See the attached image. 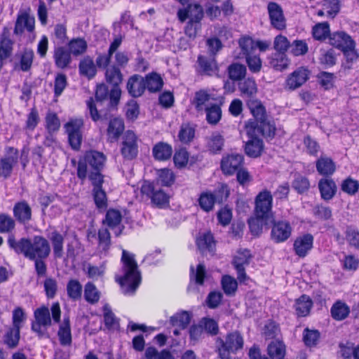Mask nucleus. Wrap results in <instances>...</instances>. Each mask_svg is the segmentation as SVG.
I'll return each mask as SVG.
<instances>
[{"mask_svg":"<svg viewBox=\"0 0 359 359\" xmlns=\"http://www.w3.org/2000/svg\"><path fill=\"white\" fill-rule=\"evenodd\" d=\"M296 314L299 317L307 316L313 306V301L308 295L303 294L296 299L294 304Z\"/></svg>","mask_w":359,"mask_h":359,"instance_id":"c9c22d12","label":"nucleus"},{"mask_svg":"<svg viewBox=\"0 0 359 359\" xmlns=\"http://www.w3.org/2000/svg\"><path fill=\"white\" fill-rule=\"evenodd\" d=\"M20 329L10 327L4 337V341L9 348H15L20 340Z\"/></svg>","mask_w":359,"mask_h":359,"instance_id":"8fccbe9b","label":"nucleus"},{"mask_svg":"<svg viewBox=\"0 0 359 359\" xmlns=\"http://www.w3.org/2000/svg\"><path fill=\"white\" fill-rule=\"evenodd\" d=\"M273 220L274 219L269 218H261L257 216L250 218L248 220V224L251 233L255 236L259 235L262 231L263 226L273 222Z\"/></svg>","mask_w":359,"mask_h":359,"instance_id":"a18cd8bd","label":"nucleus"},{"mask_svg":"<svg viewBox=\"0 0 359 359\" xmlns=\"http://www.w3.org/2000/svg\"><path fill=\"white\" fill-rule=\"evenodd\" d=\"M313 236L311 233H306L297 237L293 244L295 254L299 257H304L313 248Z\"/></svg>","mask_w":359,"mask_h":359,"instance_id":"a211bd4d","label":"nucleus"},{"mask_svg":"<svg viewBox=\"0 0 359 359\" xmlns=\"http://www.w3.org/2000/svg\"><path fill=\"white\" fill-rule=\"evenodd\" d=\"M34 318L36 321L42 324L43 327L51 325V318L50 311L48 307L42 306L34 311Z\"/></svg>","mask_w":359,"mask_h":359,"instance_id":"0e129e2a","label":"nucleus"},{"mask_svg":"<svg viewBox=\"0 0 359 359\" xmlns=\"http://www.w3.org/2000/svg\"><path fill=\"white\" fill-rule=\"evenodd\" d=\"M195 137V128L189 123L181 125L178 139L182 144H189Z\"/></svg>","mask_w":359,"mask_h":359,"instance_id":"37998d69","label":"nucleus"},{"mask_svg":"<svg viewBox=\"0 0 359 359\" xmlns=\"http://www.w3.org/2000/svg\"><path fill=\"white\" fill-rule=\"evenodd\" d=\"M198 65V72L201 75L212 76L217 75L219 72V67L214 57H208L199 55L197 58Z\"/></svg>","mask_w":359,"mask_h":359,"instance_id":"aec40b11","label":"nucleus"},{"mask_svg":"<svg viewBox=\"0 0 359 359\" xmlns=\"http://www.w3.org/2000/svg\"><path fill=\"white\" fill-rule=\"evenodd\" d=\"M45 126L49 134L57 132L60 128V121L55 112L48 111L45 118Z\"/></svg>","mask_w":359,"mask_h":359,"instance_id":"864d4df0","label":"nucleus"},{"mask_svg":"<svg viewBox=\"0 0 359 359\" xmlns=\"http://www.w3.org/2000/svg\"><path fill=\"white\" fill-rule=\"evenodd\" d=\"M124 130V121L121 118H111L107 130V141L111 143L118 141Z\"/></svg>","mask_w":359,"mask_h":359,"instance_id":"4be33fe9","label":"nucleus"},{"mask_svg":"<svg viewBox=\"0 0 359 359\" xmlns=\"http://www.w3.org/2000/svg\"><path fill=\"white\" fill-rule=\"evenodd\" d=\"M273 197L271 192L264 190L255 198V215L261 218L273 219L271 212Z\"/></svg>","mask_w":359,"mask_h":359,"instance_id":"6e6552de","label":"nucleus"},{"mask_svg":"<svg viewBox=\"0 0 359 359\" xmlns=\"http://www.w3.org/2000/svg\"><path fill=\"white\" fill-rule=\"evenodd\" d=\"M316 166L318 172L325 177H329L332 175L336 170L334 161L330 158L326 156L319 158L316 161Z\"/></svg>","mask_w":359,"mask_h":359,"instance_id":"c756f323","label":"nucleus"},{"mask_svg":"<svg viewBox=\"0 0 359 359\" xmlns=\"http://www.w3.org/2000/svg\"><path fill=\"white\" fill-rule=\"evenodd\" d=\"M341 189L350 196H354L359 190V182L348 177L342 181Z\"/></svg>","mask_w":359,"mask_h":359,"instance_id":"680f3d73","label":"nucleus"},{"mask_svg":"<svg viewBox=\"0 0 359 359\" xmlns=\"http://www.w3.org/2000/svg\"><path fill=\"white\" fill-rule=\"evenodd\" d=\"M84 298L91 304L97 303L100 299V292L91 282H88L84 286Z\"/></svg>","mask_w":359,"mask_h":359,"instance_id":"de8ad7c7","label":"nucleus"},{"mask_svg":"<svg viewBox=\"0 0 359 359\" xmlns=\"http://www.w3.org/2000/svg\"><path fill=\"white\" fill-rule=\"evenodd\" d=\"M259 135H262V133L257 132L254 135H247L250 138L245 145V152L247 156L252 158L261 156L264 150V143L262 140L258 137Z\"/></svg>","mask_w":359,"mask_h":359,"instance_id":"dca6fc26","label":"nucleus"},{"mask_svg":"<svg viewBox=\"0 0 359 359\" xmlns=\"http://www.w3.org/2000/svg\"><path fill=\"white\" fill-rule=\"evenodd\" d=\"M79 68L80 74L89 79L94 77L96 74L94 62L90 57H86L81 60Z\"/></svg>","mask_w":359,"mask_h":359,"instance_id":"49530a36","label":"nucleus"},{"mask_svg":"<svg viewBox=\"0 0 359 359\" xmlns=\"http://www.w3.org/2000/svg\"><path fill=\"white\" fill-rule=\"evenodd\" d=\"M224 139L218 133H212L207 139V147L212 154L219 153L224 147Z\"/></svg>","mask_w":359,"mask_h":359,"instance_id":"a19ab883","label":"nucleus"},{"mask_svg":"<svg viewBox=\"0 0 359 359\" xmlns=\"http://www.w3.org/2000/svg\"><path fill=\"white\" fill-rule=\"evenodd\" d=\"M53 58L55 66L62 69L67 68L72 62L70 52L62 46L55 48Z\"/></svg>","mask_w":359,"mask_h":359,"instance_id":"7c9ffc66","label":"nucleus"},{"mask_svg":"<svg viewBox=\"0 0 359 359\" xmlns=\"http://www.w3.org/2000/svg\"><path fill=\"white\" fill-rule=\"evenodd\" d=\"M57 335L62 346H70L72 344V332L69 316H64Z\"/></svg>","mask_w":359,"mask_h":359,"instance_id":"473e14b6","label":"nucleus"},{"mask_svg":"<svg viewBox=\"0 0 359 359\" xmlns=\"http://www.w3.org/2000/svg\"><path fill=\"white\" fill-rule=\"evenodd\" d=\"M48 238L52 245L54 257L56 259L62 258L64 252V236L55 230L50 233Z\"/></svg>","mask_w":359,"mask_h":359,"instance_id":"2f4dec72","label":"nucleus"},{"mask_svg":"<svg viewBox=\"0 0 359 359\" xmlns=\"http://www.w3.org/2000/svg\"><path fill=\"white\" fill-rule=\"evenodd\" d=\"M105 270L106 266L104 263H102L100 266L88 264L86 266V274L89 278L97 280L99 278L104 276Z\"/></svg>","mask_w":359,"mask_h":359,"instance_id":"338daca9","label":"nucleus"},{"mask_svg":"<svg viewBox=\"0 0 359 359\" xmlns=\"http://www.w3.org/2000/svg\"><path fill=\"white\" fill-rule=\"evenodd\" d=\"M190 280L194 281L196 284L202 285L204 283V280L206 276L205 266L203 264H198L196 271L193 266L190 268Z\"/></svg>","mask_w":359,"mask_h":359,"instance_id":"4d7b16f0","label":"nucleus"},{"mask_svg":"<svg viewBox=\"0 0 359 359\" xmlns=\"http://www.w3.org/2000/svg\"><path fill=\"white\" fill-rule=\"evenodd\" d=\"M69 48L70 53L74 55H80L86 52L87 49V43L83 39H74L69 43Z\"/></svg>","mask_w":359,"mask_h":359,"instance_id":"e2e57ef3","label":"nucleus"},{"mask_svg":"<svg viewBox=\"0 0 359 359\" xmlns=\"http://www.w3.org/2000/svg\"><path fill=\"white\" fill-rule=\"evenodd\" d=\"M246 105L254 117L245 126L247 135H254L255 133L262 132L264 137H272L275 135L276 127L266 114V108L262 102L255 98L246 100Z\"/></svg>","mask_w":359,"mask_h":359,"instance_id":"f257e3e1","label":"nucleus"},{"mask_svg":"<svg viewBox=\"0 0 359 359\" xmlns=\"http://www.w3.org/2000/svg\"><path fill=\"white\" fill-rule=\"evenodd\" d=\"M252 255L247 249L238 251L233 258V264L237 272V279L240 283L245 282L248 278L245 267L249 265Z\"/></svg>","mask_w":359,"mask_h":359,"instance_id":"9b49d317","label":"nucleus"},{"mask_svg":"<svg viewBox=\"0 0 359 359\" xmlns=\"http://www.w3.org/2000/svg\"><path fill=\"white\" fill-rule=\"evenodd\" d=\"M312 34L316 40H325L330 34L329 23L326 22L318 23L313 27Z\"/></svg>","mask_w":359,"mask_h":359,"instance_id":"bf43d9fd","label":"nucleus"},{"mask_svg":"<svg viewBox=\"0 0 359 359\" xmlns=\"http://www.w3.org/2000/svg\"><path fill=\"white\" fill-rule=\"evenodd\" d=\"M191 316V313L187 311H182L171 316L170 323L172 326H177L184 330L189 325Z\"/></svg>","mask_w":359,"mask_h":359,"instance_id":"58836bf2","label":"nucleus"},{"mask_svg":"<svg viewBox=\"0 0 359 359\" xmlns=\"http://www.w3.org/2000/svg\"><path fill=\"white\" fill-rule=\"evenodd\" d=\"M212 99L211 95L205 90H200L195 93L193 103L198 111L204 109L206 102Z\"/></svg>","mask_w":359,"mask_h":359,"instance_id":"69168bd1","label":"nucleus"},{"mask_svg":"<svg viewBox=\"0 0 359 359\" xmlns=\"http://www.w3.org/2000/svg\"><path fill=\"white\" fill-rule=\"evenodd\" d=\"M145 82V88L150 93L159 92L163 86V81L161 75L152 72L147 74L144 78Z\"/></svg>","mask_w":359,"mask_h":359,"instance_id":"e433bc0d","label":"nucleus"},{"mask_svg":"<svg viewBox=\"0 0 359 359\" xmlns=\"http://www.w3.org/2000/svg\"><path fill=\"white\" fill-rule=\"evenodd\" d=\"M145 89V82L142 76L135 74L128 79L127 90L132 97H140L144 93Z\"/></svg>","mask_w":359,"mask_h":359,"instance_id":"393cba45","label":"nucleus"},{"mask_svg":"<svg viewBox=\"0 0 359 359\" xmlns=\"http://www.w3.org/2000/svg\"><path fill=\"white\" fill-rule=\"evenodd\" d=\"M13 42L9 37V30L4 27L0 35V59L6 60L13 52Z\"/></svg>","mask_w":359,"mask_h":359,"instance_id":"cd10ccee","label":"nucleus"},{"mask_svg":"<svg viewBox=\"0 0 359 359\" xmlns=\"http://www.w3.org/2000/svg\"><path fill=\"white\" fill-rule=\"evenodd\" d=\"M330 43L339 49H344L348 46H351L354 41L351 36L344 32H337L330 35Z\"/></svg>","mask_w":359,"mask_h":359,"instance_id":"f704fd0d","label":"nucleus"},{"mask_svg":"<svg viewBox=\"0 0 359 359\" xmlns=\"http://www.w3.org/2000/svg\"><path fill=\"white\" fill-rule=\"evenodd\" d=\"M105 78L107 82L113 86L110 90L109 104L111 107H116L119 102L121 95L119 85L123 81V74L118 67L111 65L106 69Z\"/></svg>","mask_w":359,"mask_h":359,"instance_id":"39448f33","label":"nucleus"},{"mask_svg":"<svg viewBox=\"0 0 359 359\" xmlns=\"http://www.w3.org/2000/svg\"><path fill=\"white\" fill-rule=\"evenodd\" d=\"M241 96L246 101L249 99H255L257 93V86L253 78L245 79L238 83Z\"/></svg>","mask_w":359,"mask_h":359,"instance_id":"a878e982","label":"nucleus"},{"mask_svg":"<svg viewBox=\"0 0 359 359\" xmlns=\"http://www.w3.org/2000/svg\"><path fill=\"white\" fill-rule=\"evenodd\" d=\"M196 245L203 254L213 255L215 251V241L210 232H207L197 238Z\"/></svg>","mask_w":359,"mask_h":359,"instance_id":"bb28decb","label":"nucleus"},{"mask_svg":"<svg viewBox=\"0 0 359 359\" xmlns=\"http://www.w3.org/2000/svg\"><path fill=\"white\" fill-rule=\"evenodd\" d=\"M350 307L341 300L336 301L330 309L332 318L337 321L345 320L350 314Z\"/></svg>","mask_w":359,"mask_h":359,"instance_id":"72a5a7b5","label":"nucleus"},{"mask_svg":"<svg viewBox=\"0 0 359 359\" xmlns=\"http://www.w3.org/2000/svg\"><path fill=\"white\" fill-rule=\"evenodd\" d=\"M207 121L212 125L217 124L222 118V109L217 104L205 107Z\"/></svg>","mask_w":359,"mask_h":359,"instance_id":"13d9d810","label":"nucleus"},{"mask_svg":"<svg viewBox=\"0 0 359 359\" xmlns=\"http://www.w3.org/2000/svg\"><path fill=\"white\" fill-rule=\"evenodd\" d=\"M267 11L271 26L278 30L285 29L286 20L281 6L276 2H269Z\"/></svg>","mask_w":359,"mask_h":359,"instance_id":"ddd939ff","label":"nucleus"},{"mask_svg":"<svg viewBox=\"0 0 359 359\" xmlns=\"http://www.w3.org/2000/svg\"><path fill=\"white\" fill-rule=\"evenodd\" d=\"M198 201L200 208L206 212L212 210L215 203H217L215 197L210 191L202 192Z\"/></svg>","mask_w":359,"mask_h":359,"instance_id":"c03bdc74","label":"nucleus"},{"mask_svg":"<svg viewBox=\"0 0 359 359\" xmlns=\"http://www.w3.org/2000/svg\"><path fill=\"white\" fill-rule=\"evenodd\" d=\"M219 342L217 349L221 359H236L231 355L241 350L244 344L242 335L237 331L229 333L225 339H219Z\"/></svg>","mask_w":359,"mask_h":359,"instance_id":"7ed1b4c3","label":"nucleus"},{"mask_svg":"<svg viewBox=\"0 0 359 359\" xmlns=\"http://www.w3.org/2000/svg\"><path fill=\"white\" fill-rule=\"evenodd\" d=\"M318 187L322 199L327 201L332 199L337 191V184L330 177L320 179L318 182Z\"/></svg>","mask_w":359,"mask_h":359,"instance_id":"5701e85b","label":"nucleus"},{"mask_svg":"<svg viewBox=\"0 0 359 359\" xmlns=\"http://www.w3.org/2000/svg\"><path fill=\"white\" fill-rule=\"evenodd\" d=\"M121 219L122 215L119 210L109 209L106 213L103 223L107 224L111 229H114L120 224Z\"/></svg>","mask_w":359,"mask_h":359,"instance_id":"6e6d98bb","label":"nucleus"},{"mask_svg":"<svg viewBox=\"0 0 359 359\" xmlns=\"http://www.w3.org/2000/svg\"><path fill=\"white\" fill-rule=\"evenodd\" d=\"M123 276L117 278L125 294H133L141 282L140 272L135 259V255L126 250H122Z\"/></svg>","mask_w":359,"mask_h":359,"instance_id":"f03ea898","label":"nucleus"},{"mask_svg":"<svg viewBox=\"0 0 359 359\" xmlns=\"http://www.w3.org/2000/svg\"><path fill=\"white\" fill-rule=\"evenodd\" d=\"M320 338V333L317 330L306 327L302 334V340L306 346L313 348L317 346Z\"/></svg>","mask_w":359,"mask_h":359,"instance_id":"79ce46f5","label":"nucleus"},{"mask_svg":"<svg viewBox=\"0 0 359 359\" xmlns=\"http://www.w3.org/2000/svg\"><path fill=\"white\" fill-rule=\"evenodd\" d=\"M18 151L14 147H7L6 155L0 160V176L5 178L11 174L13 165L18 162Z\"/></svg>","mask_w":359,"mask_h":359,"instance_id":"f8f14e48","label":"nucleus"},{"mask_svg":"<svg viewBox=\"0 0 359 359\" xmlns=\"http://www.w3.org/2000/svg\"><path fill=\"white\" fill-rule=\"evenodd\" d=\"M246 67L237 62L230 65L228 67L229 78L234 81H241L246 74Z\"/></svg>","mask_w":359,"mask_h":359,"instance_id":"09e8293b","label":"nucleus"},{"mask_svg":"<svg viewBox=\"0 0 359 359\" xmlns=\"http://www.w3.org/2000/svg\"><path fill=\"white\" fill-rule=\"evenodd\" d=\"M106 161V157L103 153L97 151L86 152L83 161H79L77 167V177L84 180L88 174V167L90 166L95 170H101Z\"/></svg>","mask_w":359,"mask_h":359,"instance_id":"20e7f679","label":"nucleus"},{"mask_svg":"<svg viewBox=\"0 0 359 359\" xmlns=\"http://www.w3.org/2000/svg\"><path fill=\"white\" fill-rule=\"evenodd\" d=\"M83 286L77 279H70L67 284V294L72 301H78L82 297Z\"/></svg>","mask_w":359,"mask_h":359,"instance_id":"ea45409f","label":"nucleus"},{"mask_svg":"<svg viewBox=\"0 0 359 359\" xmlns=\"http://www.w3.org/2000/svg\"><path fill=\"white\" fill-rule=\"evenodd\" d=\"M34 53L30 48H25L20 55V69L22 72H28L32 66Z\"/></svg>","mask_w":359,"mask_h":359,"instance_id":"3c124183","label":"nucleus"},{"mask_svg":"<svg viewBox=\"0 0 359 359\" xmlns=\"http://www.w3.org/2000/svg\"><path fill=\"white\" fill-rule=\"evenodd\" d=\"M50 253L48 241L42 236H34L30 239L29 259L47 258Z\"/></svg>","mask_w":359,"mask_h":359,"instance_id":"1a4fd4ad","label":"nucleus"},{"mask_svg":"<svg viewBox=\"0 0 359 359\" xmlns=\"http://www.w3.org/2000/svg\"><path fill=\"white\" fill-rule=\"evenodd\" d=\"M121 152L124 158L132 160L138 154L137 137L132 130H127L123 137Z\"/></svg>","mask_w":359,"mask_h":359,"instance_id":"9d476101","label":"nucleus"},{"mask_svg":"<svg viewBox=\"0 0 359 359\" xmlns=\"http://www.w3.org/2000/svg\"><path fill=\"white\" fill-rule=\"evenodd\" d=\"M13 216L22 224H25L32 219V208L25 201L16 203L13 206Z\"/></svg>","mask_w":359,"mask_h":359,"instance_id":"b1692460","label":"nucleus"},{"mask_svg":"<svg viewBox=\"0 0 359 359\" xmlns=\"http://www.w3.org/2000/svg\"><path fill=\"white\" fill-rule=\"evenodd\" d=\"M15 219L8 214L1 213L0 214V233H9L15 229Z\"/></svg>","mask_w":359,"mask_h":359,"instance_id":"5fc2aeb1","label":"nucleus"},{"mask_svg":"<svg viewBox=\"0 0 359 359\" xmlns=\"http://www.w3.org/2000/svg\"><path fill=\"white\" fill-rule=\"evenodd\" d=\"M244 158L242 154H231L221 161V169L225 175H231L242 168Z\"/></svg>","mask_w":359,"mask_h":359,"instance_id":"2eb2a0df","label":"nucleus"},{"mask_svg":"<svg viewBox=\"0 0 359 359\" xmlns=\"http://www.w3.org/2000/svg\"><path fill=\"white\" fill-rule=\"evenodd\" d=\"M222 287L224 293L228 296H233L235 294L237 288L238 283L236 280L230 276H224L222 279Z\"/></svg>","mask_w":359,"mask_h":359,"instance_id":"052dcab7","label":"nucleus"},{"mask_svg":"<svg viewBox=\"0 0 359 359\" xmlns=\"http://www.w3.org/2000/svg\"><path fill=\"white\" fill-rule=\"evenodd\" d=\"M83 126L82 118H72L64 125L65 132L68 135V142L72 149L78 151L82 143L81 129Z\"/></svg>","mask_w":359,"mask_h":359,"instance_id":"0eeeda50","label":"nucleus"},{"mask_svg":"<svg viewBox=\"0 0 359 359\" xmlns=\"http://www.w3.org/2000/svg\"><path fill=\"white\" fill-rule=\"evenodd\" d=\"M271 238L276 243L287 241L292 234V226L287 221L273 222Z\"/></svg>","mask_w":359,"mask_h":359,"instance_id":"4468645a","label":"nucleus"},{"mask_svg":"<svg viewBox=\"0 0 359 359\" xmlns=\"http://www.w3.org/2000/svg\"><path fill=\"white\" fill-rule=\"evenodd\" d=\"M34 18L23 13L18 15L13 32L18 36L22 35L25 31L32 33L34 30Z\"/></svg>","mask_w":359,"mask_h":359,"instance_id":"412c9836","label":"nucleus"},{"mask_svg":"<svg viewBox=\"0 0 359 359\" xmlns=\"http://www.w3.org/2000/svg\"><path fill=\"white\" fill-rule=\"evenodd\" d=\"M267 352L271 359H285L286 346L283 341H273L268 345Z\"/></svg>","mask_w":359,"mask_h":359,"instance_id":"4c0bfd02","label":"nucleus"},{"mask_svg":"<svg viewBox=\"0 0 359 359\" xmlns=\"http://www.w3.org/2000/svg\"><path fill=\"white\" fill-rule=\"evenodd\" d=\"M141 193L150 198L152 204L156 207L163 208L169 203L168 195L158 183L144 181L141 187Z\"/></svg>","mask_w":359,"mask_h":359,"instance_id":"423d86ee","label":"nucleus"},{"mask_svg":"<svg viewBox=\"0 0 359 359\" xmlns=\"http://www.w3.org/2000/svg\"><path fill=\"white\" fill-rule=\"evenodd\" d=\"M309 74L310 72L304 67L297 69L287 77L286 86L290 90L301 87L309 79Z\"/></svg>","mask_w":359,"mask_h":359,"instance_id":"f3484780","label":"nucleus"},{"mask_svg":"<svg viewBox=\"0 0 359 359\" xmlns=\"http://www.w3.org/2000/svg\"><path fill=\"white\" fill-rule=\"evenodd\" d=\"M269 62L271 66L277 71L286 69L289 65L288 59L284 53H275Z\"/></svg>","mask_w":359,"mask_h":359,"instance_id":"603ef678","label":"nucleus"},{"mask_svg":"<svg viewBox=\"0 0 359 359\" xmlns=\"http://www.w3.org/2000/svg\"><path fill=\"white\" fill-rule=\"evenodd\" d=\"M7 243L9 248L13 250L18 255H23L25 257L29 259L30 238H21L16 240L14 234H9Z\"/></svg>","mask_w":359,"mask_h":359,"instance_id":"6ab92c4d","label":"nucleus"},{"mask_svg":"<svg viewBox=\"0 0 359 359\" xmlns=\"http://www.w3.org/2000/svg\"><path fill=\"white\" fill-rule=\"evenodd\" d=\"M172 152V146L164 142L156 143L152 149L154 158L159 161H165L170 159Z\"/></svg>","mask_w":359,"mask_h":359,"instance_id":"c85d7f7f","label":"nucleus"},{"mask_svg":"<svg viewBox=\"0 0 359 359\" xmlns=\"http://www.w3.org/2000/svg\"><path fill=\"white\" fill-rule=\"evenodd\" d=\"M145 357L147 359H175L170 351L163 350L158 352L154 347H149L146 350Z\"/></svg>","mask_w":359,"mask_h":359,"instance_id":"774afa93","label":"nucleus"}]
</instances>
